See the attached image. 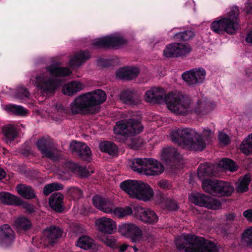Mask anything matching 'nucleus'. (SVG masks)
Instances as JSON below:
<instances>
[{
    "label": "nucleus",
    "mask_w": 252,
    "mask_h": 252,
    "mask_svg": "<svg viewBox=\"0 0 252 252\" xmlns=\"http://www.w3.org/2000/svg\"><path fill=\"white\" fill-rule=\"evenodd\" d=\"M167 108L172 112L180 115L186 116L194 113L202 116L208 113L211 109V104L202 98L194 103L191 99L181 92L170 93L166 97Z\"/></svg>",
    "instance_id": "nucleus-1"
},
{
    "label": "nucleus",
    "mask_w": 252,
    "mask_h": 252,
    "mask_svg": "<svg viewBox=\"0 0 252 252\" xmlns=\"http://www.w3.org/2000/svg\"><path fill=\"white\" fill-rule=\"evenodd\" d=\"M71 73L68 68L60 66L58 63H53L47 67L45 72L36 76L35 86L44 93H52L62 83L60 79L54 77L68 76Z\"/></svg>",
    "instance_id": "nucleus-2"
},
{
    "label": "nucleus",
    "mask_w": 252,
    "mask_h": 252,
    "mask_svg": "<svg viewBox=\"0 0 252 252\" xmlns=\"http://www.w3.org/2000/svg\"><path fill=\"white\" fill-rule=\"evenodd\" d=\"M106 98L104 92L97 90L76 97L70 104L69 112L73 114L94 113L96 105L103 102Z\"/></svg>",
    "instance_id": "nucleus-3"
},
{
    "label": "nucleus",
    "mask_w": 252,
    "mask_h": 252,
    "mask_svg": "<svg viewBox=\"0 0 252 252\" xmlns=\"http://www.w3.org/2000/svg\"><path fill=\"white\" fill-rule=\"evenodd\" d=\"M172 140L179 145L196 151H201L207 143L200 134L192 128H179L172 130Z\"/></svg>",
    "instance_id": "nucleus-4"
},
{
    "label": "nucleus",
    "mask_w": 252,
    "mask_h": 252,
    "mask_svg": "<svg viewBox=\"0 0 252 252\" xmlns=\"http://www.w3.org/2000/svg\"><path fill=\"white\" fill-rule=\"evenodd\" d=\"M175 244L179 250L186 252H219L220 249L217 244L202 237L189 234L179 236L176 239Z\"/></svg>",
    "instance_id": "nucleus-5"
},
{
    "label": "nucleus",
    "mask_w": 252,
    "mask_h": 252,
    "mask_svg": "<svg viewBox=\"0 0 252 252\" xmlns=\"http://www.w3.org/2000/svg\"><path fill=\"white\" fill-rule=\"evenodd\" d=\"M120 187L131 198L147 201L154 196L151 187L141 180H126L120 184Z\"/></svg>",
    "instance_id": "nucleus-6"
},
{
    "label": "nucleus",
    "mask_w": 252,
    "mask_h": 252,
    "mask_svg": "<svg viewBox=\"0 0 252 252\" xmlns=\"http://www.w3.org/2000/svg\"><path fill=\"white\" fill-rule=\"evenodd\" d=\"M239 14L238 7H232L227 12L226 17L218 18L212 23L211 30L218 34H222L224 32L233 33L238 28L237 17Z\"/></svg>",
    "instance_id": "nucleus-7"
},
{
    "label": "nucleus",
    "mask_w": 252,
    "mask_h": 252,
    "mask_svg": "<svg viewBox=\"0 0 252 252\" xmlns=\"http://www.w3.org/2000/svg\"><path fill=\"white\" fill-rule=\"evenodd\" d=\"M237 169V166L229 158L221 159L217 165H212L208 163L201 164L198 169V176L201 180L212 175L216 176L218 172L221 170H228L231 172L235 171Z\"/></svg>",
    "instance_id": "nucleus-8"
},
{
    "label": "nucleus",
    "mask_w": 252,
    "mask_h": 252,
    "mask_svg": "<svg viewBox=\"0 0 252 252\" xmlns=\"http://www.w3.org/2000/svg\"><path fill=\"white\" fill-rule=\"evenodd\" d=\"M118 232L123 236L129 237L133 242L147 241L150 243L153 239L152 236L143 235L140 229L133 223H122L119 225Z\"/></svg>",
    "instance_id": "nucleus-9"
},
{
    "label": "nucleus",
    "mask_w": 252,
    "mask_h": 252,
    "mask_svg": "<svg viewBox=\"0 0 252 252\" xmlns=\"http://www.w3.org/2000/svg\"><path fill=\"white\" fill-rule=\"evenodd\" d=\"M142 129L143 127L139 121L130 118L118 122L114 130L116 134L129 135L138 133Z\"/></svg>",
    "instance_id": "nucleus-10"
},
{
    "label": "nucleus",
    "mask_w": 252,
    "mask_h": 252,
    "mask_svg": "<svg viewBox=\"0 0 252 252\" xmlns=\"http://www.w3.org/2000/svg\"><path fill=\"white\" fill-rule=\"evenodd\" d=\"M189 198L192 203L201 207L213 210L219 209L221 207V203L219 200L203 194L193 193Z\"/></svg>",
    "instance_id": "nucleus-11"
},
{
    "label": "nucleus",
    "mask_w": 252,
    "mask_h": 252,
    "mask_svg": "<svg viewBox=\"0 0 252 252\" xmlns=\"http://www.w3.org/2000/svg\"><path fill=\"white\" fill-rule=\"evenodd\" d=\"M126 42V39L119 33L95 39L93 43L96 47H119Z\"/></svg>",
    "instance_id": "nucleus-12"
},
{
    "label": "nucleus",
    "mask_w": 252,
    "mask_h": 252,
    "mask_svg": "<svg viewBox=\"0 0 252 252\" xmlns=\"http://www.w3.org/2000/svg\"><path fill=\"white\" fill-rule=\"evenodd\" d=\"M62 235V230L57 226L51 225L46 227L43 232V236L40 238V244L44 247L54 245Z\"/></svg>",
    "instance_id": "nucleus-13"
},
{
    "label": "nucleus",
    "mask_w": 252,
    "mask_h": 252,
    "mask_svg": "<svg viewBox=\"0 0 252 252\" xmlns=\"http://www.w3.org/2000/svg\"><path fill=\"white\" fill-rule=\"evenodd\" d=\"M190 51L191 48L188 44L173 43L166 46L163 55L167 58L177 57L185 56Z\"/></svg>",
    "instance_id": "nucleus-14"
},
{
    "label": "nucleus",
    "mask_w": 252,
    "mask_h": 252,
    "mask_svg": "<svg viewBox=\"0 0 252 252\" xmlns=\"http://www.w3.org/2000/svg\"><path fill=\"white\" fill-rule=\"evenodd\" d=\"M38 149L41 154L47 158L55 160L59 156L58 151L55 149L48 138H41L36 143Z\"/></svg>",
    "instance_id": "nucleus-15"
},
{
    "label": "nucleus",
    "mask_w": 252,
    "mask_h": 252,
    "mask_svg": "<svg viewBox=\"0 0 252 252\" xmlns=\"http://www.w3.org/2000/svg\"><path fill=\"white\" fill-rule=\"evenodd\" d=\"M94 226L98 231L109 235L114 234L117 230L116 222L106 217L97 219L94 222Z\"/></svg>",
    "instance_id": "nucleus-16"
},
{
    "label": "nucleus",
    "mask_w": 252,
    "mask_h": 252,
    "mask_svg": "<svg viewBox=\"0 0 252 252\" xmlns=\"http://www.w3.org/2000/svg\"><path fill=\"white\" fill-rule=\"evenodd\" d=\"M206 71L202 68H195L184 72L183 79L189 85H193L202 83L205 79Z\"/></svg>",
    "instance_id": "nucleus-17"
},
{
    "label": "nucleus",
    "mask_w": 252,
    "mask_h": 252,
    "mask_svg": "<svg viewBox=\"0 0 252 252\" xmlns=\"http://www.w3.org/2000/svg\"><path fill=\"white\" fill-rule=\"evenodd\" d=\"M135 215L142 221L149 224L158 222V218L156 213L149 208H143L139 206L134 207Z\"/></svg>",
    "instance_id": "nucleus-18"
},
{
    "label": "nucleus",
    "mask_w": 252,
    "mask_h": 252,
    "mask_svg": "<svg viewBox=\"0 0 252 252\" xmlns=\"http://www.w3.org/2000/svg\"><path fill=\"white\" fill-rule=\"evenodd\" d=\"M164 90L159 87H154L147 91L145 94V100L148 102L166 103V97Z\"/></svg>",
    "instance_id": "nucleus-19"
},
{
    "label": "nucleus",
    "mask_w": 252,
    "mask_h": 252,
    "mask_svg": "<svg viewBox=\"0 0 252 252\" xmlns=\"http://www.w3.org/2000/svg\"><path fill=\"white\" fill-rule=\"evenodd\" d=\"M94 205L103 212L112 215L115 205L113 201L106 197L95 195L93 198Z\"/></svg>",
    "instance_id": "nucleus-20"
},
{
    "label": "nucleus",
    "mask_w": 252,
    "mask_h": 252,
    "mask_svg": "<svg viewBox=\"0 0 252 252\" xmlns=\"http://www.w3.org/2000/svg\"><path fill=\"white\" fill-rule=\"evenodd\" d=\"M143 175L157 176L161 174L164 170V166L154 158H146Z\"/></svg>",
    "instance_id": "nucleus-21"
},
{
    "label": "nucleus",
    "mask_w": 252,
    "mask_h": 252,
    "mask_svg": "<svg viewBox=\"0 0 252 252\" xmlns=\"http://www.w3.org/2000/svg\"><path fill=\"white\" fill-rule=\"evenodd\" d=\"M70 151L78 155L85 160H90L91 158L92 152L90 148L85 143L72 141L69 146Z\"/></svg>",
    "instance_id": "nucleus-22"
},
{
    "label": "nucleus",
    "mask_w": 252,
    "mask_h": 252,
    "mask_svg": "<svg viewBox=\"0 0 252 252\" xmlns=\"http://www.w3.org/2000/svg\"><path fill=\"white\" fill-rule=\"evenodd\" d=\"M14 239V232L8 224L0 227V244L7 246L13 242Z\"/></svg>",
    "instance_id": "nucleus-23"
},
{
    "label": "nucleus",
    "mask_w": 252,
    "mask_h": 252,
    "mask_svg": "<svg viewBox=\"0 0 252 252\" xmlns=\"http://www.w3.org/2000/svg\"><path fill=\"white\" fill-rule=\"evenodd\" d=\"M85 85L78 81H72L63 87L62 92L65 95L72 96L85 88Z\"/></svg>",
    "instance_id": "nucleus-24"
},
{
    "label": "nucleus",
    "mask_w": 252,
    "mask_h": 252,
    "mask_svg": "<svg viewBox=\"0 0 252 252\" xmlns=\"http://www.w3.org/2000/svg\"><path fill=\"white\" fill-rule=\"evenodd\" d=\"M63 195L60 193H53L50 198L49 204L55 211L61 212L63 210Z\"/></svg>",
    "instance_id": "nucleus-25"
},
{
    "label": "nucleus",
    "mask_w": 252,
    "mask_h": 252,
    "mask_svg": "<svg viewBox=\"0 0 252 252\" xmlns=\"http://www.w3.org/2000/svg\"><path fill=\"white\" fill-rule=\"evenodd\" d=\"M217 187L215 195H217L229 196L234 190V188L230 183L223 181H219Z\"/></svg>",
    "instance_id": "nucleus-26"
},
{
    "label": "nucleus",
    "mask_w": 252,
    "mask_h": 252,
    "mask_svg": "<svg viewBox=\"0 0 252 252\" xmlns=\"http://www.w3.org/2000/svg\"><path fill=\"white\" fill-rule=\"evenodd\" d=\"M90 57V53L87 51H81L76 53L70 60L69 64L71 67L80 65L84 62Z\"/></svg>",
    "instance_id": "nucleus-27"
},
{
    "label": "nucleus",
    "mask_w": 252,
    "mask_h": 252,
    "mask_svg": "<svg viewBox=\"0 0 252 252\" xmlns=\"http://www.w3.org/2000/svg\"><path fill=\"white\" fill-rule=\"evenodd\" d=\"M0 201L8 205L19 206L22 204V200L19 197L8 192L0 193Z\"/></svg>",
    "instance_id": "nucleus-28"
},
{
    "label": "nucleus",
    "mask_w": 252,
    "mask_h": 252,
    "mask_svg": "<svg viewBox=\"0 0 252 252\" xmlns=\"http://www.w3.org/2000/svg\"><path fill=\"white\" fill-rule=\"evenodd\" d=\"M180 157L177 151L172 147L164 148L161 152V158L164 161L179 159Z\"/></svg>",
    "instance_id": "nucleus-29"
},
{
    "label": "nucleus",
    "mask_w": 252,
    "mask_h": 252,
    "mask_svg": "<svg viewBox=\"0 0 252 252\" xmlns=\"http://www.w3.org/2000/svg\"><path fill=\"white\" fill-rule=\"evenodd\" d=\"M2 133L7 143L13 141L17 135L16 128L12 125H8L3 127Z\"/></svg>",
    "instance_id": "nucleus-30"
},
{
    "label": "nucleus",
    "mask_w": 252,
    "mask_h": 252,
    "mask_svg": "<svg viewBox=\"0 0 252 252\" xmlns=\"http://www.w3.org/2000/svg\"><path fill=\"white\" fill-rule=\"evenodd\" d=\"M2 109L7 113L19 116H25L28 110L23 107L14 104H8L2 106Z\"/></svg>",
    "instance_id": "nucleus-31"
},
{
    "label": "nucleus",
    "mask_w": 252,
    "mask_h": 252,
    "mask_svg": "<svg viewBox=\"0 0 252 252\" xmlns=\"http://www.w3.org/2000/svg\"><path fill=\"white\" fill-rule=\"evenodd\" d=\"M18 193L23 198L31 199L35 197L33 189L29 186L25 185H19L16 188Z\"/></svg>",
    "instance_id": "nucleus-32"
},
{
    "label": "nucleus",
    "mask_w": 252,
    "mask_h": 252,
    "mask_svg": "<svg viewBox=\"0 0 252 252\" xmlns=\"http://www.w3.org/2000/svg\"><path fill=\"white\" fill-rule=\"evenodd\" d=\"M99 148L103 152L108 153L111 156L118 155V148L114 143L109 141H103L99 143Z\"/></svg>",
    "instance_id": "nucleus-33"
},
{
    "label": "nucleus",
    "mask_w": 252,
    "mask_h": 252,
    "mask_svg": "<svg viewBox=\"0 0 252 252\" xmlns=\"http://www.w3.org/2000/svg\"><path fill=\"white\" fill-rule=\"evenodd\" d=\"M146 158H135L129 160L128 165L134 171L143 174Z\"/></svg>",
    "instance_id": "nucleus-34"
},
{
    "label": "nucleus",
    "mask_w": 252,
    "mask_h": 252,
    "mask_svg": "<svg viewBox=\"0 0 252 252\" xmlns=\"http://www.w3.org/2000/svg\"><path fill=\"white\" fill-rule=\"evenodd\" d=\"M240 149L245 155L252 154V133L242 141L240 145Z\"/></svg>",
    "instance_id": "nucleus-35"
},
{
    "label": "nucleus",
    "mask_w": 252,
    "mask_h": 252,
    "mask_svg": "<svg viewBox=\"0 0 252 252\" xmlns=\"http://www.w3.org/2000/svg\"><path fill=\"white\" fill-rule=\"evenodd\" d=\"M218 180H204L202 182L203 190L210 194L215 195L218 186Z\"/></svg>",
    "instance_id": "nucleus-36"
},
{
    "label": "nucleus",
    "mask_w": 252,
    "mask_h": 252,
    "mask_svg": "<svg viewBox=\"0 0 252 252\" xmlns=\"http://www.w3.org/2000/svg\"><path fill=\"white\" fill-rule=\"evenodd\" d=\"M66 166L70 171L77 172L82 177H86L90 175L86 167L79 166L74 163L68 162L66 164Z\"/></svg>",
    "instance_id": "nucleus-37"
},
{
    "label": "nucleus",
    "mask_w": 252,
    "mask_h": 252,
    "mask_svg": "<svg viewBox=\"0 0 252 252\" xmlns=\"http://www.w3.org/2000/svg\"><path fill=\"white\" fill-rule=\"evenodd\" d=\"M132 213V208L130 206H126L125 207L115 206L112 215L119 219H121L131 215Z\"/></svg>",
    "instance_id": "nucleus-38"
},
{
    "label": "nucleus",
    "mask_w": 252,
    "mask_h": 252,
    "mask_svg": "<svg viewBox=\"0 0 252 252\" xmlns=\"http://www.w3.org/2000/svg\"><path fill=\"white\" fill-rule=\"evenodd\" d=\"M251 180V177L249 174H247L243 178L240 179L236 184L237 190L240 192L247 191Z\"/></svg>",
    "instance_id": "nucleus-39"
},
{
    "label": "nucleus",
    "mask_w": 252,
    "mask_h": 252,
    "mask_svg": "<svg viewBox=\"0 0 252 252\" xmlns=\"http://www.w3.org/2000/svg\"><path fill=\"white\" fill-rule=\"evenodd\" d=\"M93 244V240L88 236L80 237L76 243L77 247L84 250L90 249Z\"/></svg>",
    "instance_id": "nucleus-40"
},
{
    "label": "nucleus",
    "mask_w": 252,
    "mask_h": 252,
    "mask_svg": "<svg viewBox=\"0 0 252 252\" xmlns=\"http://www.w3.org/2000/svg\"><path fill=\"white\" fill-rule=\"evenodd\" d=\"M14 225L18 231H19L29 229L31 226V223L27 218L19 217L15 220Z\"/></svg>",
    "instance_id": "nucleus-41"
},
{
    "label": "nucleus",
    "mask_w": 252,
    "mask_h": 252,
    "mask_svg": "<svg viewBox=\"0 0 252 252\" xmlns=\"http://www.w3.org/2000/svg\"><path fill=\"white\" fill-rule=\"evenodd\" d=\"M101 241L107 246L112 249H115L117 247V239L112 235L104 236L101 238Z\"/></svg>",
    "instance_id": "nucleus-42"
},
{
    "label": "nucleus",
    "mask_w": 252,
    "mask_h": 252,
    "mask_svg": "<svg viewBox=\"0 0 252 252\" xmlns=\"http://www.w3.org/2000/svg\"><path fill=\"white\" fill-rule=\"evenodd\" d=\"M215 132L214 129H212L208 127H204L202 128V133L200 135L201 137L208 144L214 137Z\"/></svg>",
    "instance_id": "nucleus-43"
},
{
    "label": "nucleus",
    "mask_w": 252,
    "mask_h": 252,
    "mask_svg": "<svg viewBox=\"0 0 252 252\" xmlns=\"http://www.w3.org/2000/svg\"><path fill=\"white\" fill-rule=\"evenodd\" d=\"M63 186L58 183H53L45 186L43 189L44 194L48 195L51 192L63 189Z\"/></svg>",
    "instance_id": "nucleus-44"
},
{
    "label": "nucleus",
    "mask_w": 252,
    "mask_h": 252,
    "mask_svg": "<svg viewBox=\"0 0 252 252\" xmlns=\"http://www.w3.org/2000/svg\"><path fill=\"white\" fill-rule=\"evenodd\" d=\"M174 38L176 40H187L194 36V33L192 31H185L184 32H175Z\"/></svg>",
    "instance_id": "nucleus-45"
},
{
    "label": "nucleus",
    "mask_w": 252,
    "mask_h": 252,
    "mask_svg": "<svg viewBox=\"0 0 252 252\" xmlns=\"http://www.w3.org/2000/svg\"><path fill=\"white\" fill-rule=\"evenodd\" d=\"M241 241L247 245H252V227L244 232L241 237Z\"/></svg>",
    "instance_id": "nucleus-46"
},
{
    "label": "nucleus",
    "mask_w": 252,
    "mask_h": 252,
    "mask_svg": "<svg viewBox=\"0 0 252 252\" xmlns=\"http://www.w3.org/2000/svg\"><path fill=\"white\" fill-rule=\"evenodd\" d=\"M133 94L129 91L123 92L120 94V99L124 103L132 105L133 103Z\"/></svg>",
    "instance_id": "nucleus-47"
},
{
    "label": "nucleus",
    "mask_w": 252,
    "mask_h": 252,
    "mask_svg": "<svg viewBox=\"0 0 252 252\" xmlns=\"http://www.w3.org/2000/svg\"><path fill=\"white\" fill-rule=\"evenodd\" d=\"M48 112L50 113L57 114L59 116L65 113V109L61 105H56L52 106L48 110Z\"/></svg>",
    "instance_id": "nucleus-48"
},
{
    "label": "nucleus",
    "mask_w": 252,
    "mask_h": 252,
    "mask_svg": "<svg viewBox=\"0 0 252 252\" xmlns=\"http://www.w3.org/2000/svg\"><path fill=\"white\" fill-rule=\"evenodd\" d=\"M16 97L20 99H24L29 97L30 94L29 92L24 87H20L17 90Z\"/></svg>",
    "instance_id": "nucleus-49"
},
{
    "label": "nucleus",
    "mask_w": 252,
    "mask_h": 252,
    "mask_svg": "<svg viewBox=\"0 0 252 252\" xmlns=\"http://www.w3.org/2000/svg\"><path fill=\"white\" fill-rule=\"evenodd\" d=\"M127 71V67L120 68L116 72L117 77L121 79L128 80Z\"/></svg>",
    "instance_id": "nucleus-50"
},
{
    "label": "nucleus",
    "mask_w": 252,
    "mask_h": 252,
    "mask_svg": "<svg viewBox=\"0 0 252 252\" xmlns=\"http://www.w3.org/2000/svg\"><path fill=\"white\" fill-rule=\"evenodd\" d=\"M128 80L132 79L136 77L139 73V69L137 67L130 66L127 67Z\"/></svg>",
    "instance_id": "nucleus-51"
},
{
    "label": "nucleus",
    "mask_w": 252,
    "mask_h": 252,
    "mask_svg": "<svg viewBox=\"0 0 252 252\" xmlns=\"http://www.w3.org/2000/svg\"><path fill=\"white\" fill-rule=\"evenodd\" d=\"M218 137L219 141L221 144L227 145L230 142V140L228 136L223 132H220Z\"/></svg>",
    "instance_id": "nucleus-52"
},
{
    "label": "nucleus",
    "mask_w": 252,
    "mask_h": 252,
    "mask_svg": "<svg viewBox=\"0 0 252 252\" xmlns=\"http://www.w3.org/2000/svg\"><path fill=\"white\" fill-rule=\"evenodd\" d=\"M158 187L164 189H170L171 185L170 182L166 180L162 179L158 182Z\"/></svg>",
    "instance_id": "nucleus-53"
},
{
    "label": "nucleus",
    "mask_w": 252,
    "mask_h": 252,
    "mask_svg": "<svg viewBox=\"0 0 252 252\" xmlns=\"http://www.w3.org/2000/svg\"><path fill=\"white\" fill-rule=\"evenodd\" d=\"M68 192L75 199L80 197L82 194L81 190L75 188L69 189Z\"/></svg>",
    "instance_id": "nucleus-54"
},
{
    "label": "nucleus",
    "mask_w": 252,
    "mask_h": 252,
    "mask_svg": "<svg viewBox=\"0 0 252 252\" xmlns=\"http://www.w3.org/2000/svg\"><path fill=\"white\" fill-rule=\"evenodd\" d=\"M243 216L248 221L252 222V209L245 211L243 212Z\"/></svg>",
    "instance_id": "nucleus-55"
},
{
    "label": "nucleus",
    "mask_w": 252,
    "mask_h": 252,
    "mask_svg": "<svg viewBox=\"0 0 252 252\" xmlns=\"http://www.w3.org/2000/svg\"><path fill=\"white\" fill-rule=\"evenodd\" d=\"M168 209L171 210H175L178 208V205L174 200H170L167 204Z\"/></svg>",
    "instance_id": "nucleus-56"
},
{
    "label": "nucleus",
    "mask_w": 252,
    "mask_h": 252,
    "mask_svg": "<svg viewBox=\"0 0 252 252\" xmlns=\"http://www.w3.org/2000/svg\"><path fill=\"white\" fill-rule=\"evenodd\" d=\"M23 207L25 208L28 212L32 213L34 211V207L32 205L29 204H23Z\"/></svg>",
    "instance_id": "nucleus-57"
},
{
    "label": "nucleus",
    "mask_w": 252,
    "mask_h": 252,
    "mask_svg": "<svg viewBox=\"0 0 252 252\" xmlns=\"http://www.w3.org/2000/svg\"><path fill=\"white\" fill-rule=\"evenodd\" d=\"M245 10L247 13H250L252 11V6L250 1H248L246 4V8H245Z\"/></svg>",
    "instance_id": "nucleus-58"
},
{
    "label": "nucleus",
    "mask_w": 252,
    "mask_h": 252,
    "mask_svg": "<svg viewBox=\"0 0 252 252\" xmlns=\"http://www.w3.org/2000/svg\"><path fill=\"white\" fill-rule=\"evenodd\" d=\"M247 42L252 44V31L250 32L247 35L246 38Z\"/></svg>",
    "instance_id": "nucleus-59"
},
{
    "label": "nucleus",
    "mask_w": 252,
    "mask_h": 252,
    "mask_svg": "<svg viewBox=\"0 0 252 252\" xmlns=\"http://www.w3.org/2000/svg\"><path fill=\"white\" fill-rule=\"evenodd\" d=\"M235 218V215L233 213H230L226 215V218L227 220H232Z\"/></svg>",
    "instance_id": "nucleus-60"
},
{
    "label": "nucleus",
    "mask_w": 252,
    "mask_h": 252,
    "mask_svg": "<svg viewBox=\"0 0 252 252\" xmlns=\"http://www.w3.org/2000/svg\"><path fill=\"white\" fill-rule=\"evenodd\" d=\"M128 247H129V246L128 245H126V244H123L120 247V251L121 252H125L127 249V248Z\"/></svg>",
    "instance_id": "nucleus-61"
},
{
    "label": "nucleus",
    "mask_w": 252,
    "mask_h": 252,
    "mask_svg": "<svg viewBox=\"0 0 252 252\" xmlns=\"http://www.w3.org/2000/svg\"><path fill=\"white\" fill-rule=\"evenodd\" d=\"M63 173L65 174V175L64 176H61V178L63 179H69V177H70V173L69 172V171H67L66 173H65L64 172H63Z\"/></svg>",
    "instance_id": "nucleus-62"
},
{
    "label": "nucleus",
    "mask_w": 252,
    "mask_h": 252,
    "mask_svg": "<svg viewBox=\"0 0 252 252\" xmlns=\"http://www.w3.org/2000/svg\"><path fill=\"white\" fill-rule=\"evenodd\" d=\"M5 176V172L3 169L0 168V180L3 179Z\"/></svg>",
    "instance_id": "nucleus-63"
},
{
    "label": "nucleus",
    "mask_w": 252,
    "mask_h": 252,
    "mask_svg": "<svg viewBox=\"0 0 252 252\" xmlns=\"http://www.w3.org/2000/svg\"><path fill=\"white\" fill-rule=\"evenodd\" d=\"M133 249L135 252H137L138 251V249L135 246L133 247Z\"/></svg>",
    "instance_id": "nucleus-64"
}]
</instances>
